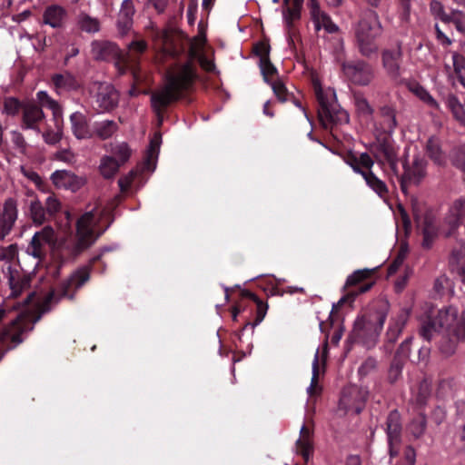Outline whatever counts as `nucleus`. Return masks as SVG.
I'll return each instance as SVG.
<instances>
[{
	"instance_id": "393cba45",
	"label": "nucleus",
	"mask_w": 465,
	"mask_h": 465,
	"mask_svg": "<svg viewBox=\"0 0 465 465\" xmlns=\"http://www.w3.org/2000/svg\"><path fill=\"white\" fill-rule=\"evenodd\" d=\"M51 180L57 188H64L75 192L83 185L82 179L74 173L58 170L52 173Z\"/></svg>"
},
{
	"instance_id": "c9c22d12",
	"label": "nucleus",
	"mask_w": 465,
	"mask_h": 465,
	"mask_svg": "<svg viewBox=\"0 0 465 465\" xmlns=\"http://www.w3.org/2000/svg\"><path fill=\"white\" fill-rule=\"evenodd\" d=\"M422 247L430 249L438 235V227L433 220L429 215H426L422 223Z\"/></svg>"
},
{
	"instance_id": "5701e85b",
	"label": "nucleus",
	"mask_w": 465,
	"mask_h": 465,
	"mask_svg": "<svg viewBox=\"0 0 465 465\" xmlns=\"http://www.w3.org/2000/svg\"><path fill=\"white\" fill-rule=\"evenodd\" d=\"M119 101V94L115 88L107 83L99 84L94 95L95 109L99 112L114 110Z\"/></svg>"
},
{
	"instance_id": "1a4fd4ad",
	"label": "nucleus",
	"mask_w": 465,
	"mask_h": 465,
	"mask_svg": "<svg viewBox=\"0 0 465 465\" xmlns=\"http://www.w3.org/2000/svg\"><path fill=\"white\" fill-rule=\"evenodd\" d=\"M343 160L354 173L362 176L368 187L381 198H385L388 195L389 190L386 183L372 172L374 160L368 153H361L357 156L356 153L349 151Z\"/></svg>"
},
{
	"instance_id": "6ab92c4d",
	"label": "nucleus",
	"mask_w": 465,
	"mask_h": 465,
	"mask_svg": "<svg viewBox=\"0 0 465 465\" xmlns=\"http://www.w3.org/2000/svg\"><path fill=\"white\" fill-rule=\"evenodd\" d=\"M402 50L401 43L393 48H385L381 51V64L387 75L396 84L402 83Z\"/></svg>"
},
{
	"instance_id": "bf43d9fd",
	"label": "nucleus",
	"mask_w": 465,
	"mask_h": 465,
	"mask_svg": "<svg viewBox=\"0 0 465 465\" xmlns=\"http://www.w3.org/2000/svg\"><path fill=\"white\" fill-rule=\"evenodd\" d=\"M411 0H397V10L401 22L408 23L411 17Z\"/></svg>"
},
{
	"instance_id": "e433bc0d",
	"label": "nucleus",
	"mask_w": 465,
	"mask_h": 465,
	"mask_svg": "<svg viewBox=\"0 0 465 465\" xmlns=\"http://www.w3.org/2000/svg\"><path fill=\"white\" fill-rule=\"evenodd\" d=\"M109 152V156H114L120 166L127 163L132 155L131 148L124 142L111 143Z\"/></svg>"
},
{
	"instance_id": "b1692460",
	"label": "nucleus",
	"mask_w": 465,
	"mask_h": 465,
	"mask_svg": "<svg viewBox=\"0 0 465 465\" xmlns=\"http://www.w3.org/2000/svg\"><path fill=\"white\" fill-rule=\"evenodd\" d=\"M134 14L135 7L134 1L124 0L116 18V28L121 36L126 35L132 30Z\"/></svg>"
},
{
	"instance_id": "cd10ccee",
	"label": "nucleus",
	"mask_w": 465,
	"mask_h": 465,
	"mask_svg": "<svg viewBox=\"0 0 465 465\" xmlns=\"http://www.w3.org/2000/svg\"><path fill=\"white\" fill-rule=\"evenodd\" d=\"M465 218V200H458L453 203L450 214L445 218L449 225L448 236L454 234L455 231L462 224Z\"/></svg>"
},
{
	"instance_id": "c85d7f7f",
	"label": "nucleus",
	"mask_w": 465,
	"mask_h": 465,
	"mask_svg": "<svg viewBox=\"0 0 465 465\" xmlns=\"http://www.w3.org/2000/svg\"><path fill=\"white\" fill-rule=\"evenodd\" d=\"M312 436V430L303 424L300 430V438L296 441V451L305 462H308L313 451Z\"/></svg>"
},
{
	"instance_id": "052dcab7",
	"label": "nucleus",
	"mask_w": 465,
	"mask_h": 465,
	"mask_svg": "<svg viewBox=\"0 0 465 465\" xmlns=\"http://www.w3.org/2000/svg\"><path fill=\"white\" fill-rule=\"evenodd\" d=\"M62 121V118L58 121V125L56 126L57 131L54 130H46L43 133L44 141L50 145H54L59 143L62 139V131L60 130L59 124Z\"/></svg>"
},
{
	"instance_id": "4c0bfd02",
	"label": "nucleus",
	"mask_w": 465,
	"mask_h": 465,
	"mask_svg": "<svg viewBox=\"0 0 465 465\" xmlns=\"http://www.w3.org/2000/svg\"><path fill=\"white\" fill-rule=\"evenodd\" d=\"M446 104L455 119L465 127V97L462 104L456 95L450 94L446 97Z\"/></svg>"
},
{
	"instance_id": "a211bd4d",
	"label": "nucleus",
	"mask_w": 465,
	"mask_h": 465,
	"mask_svg": "<svg viewBox=\"0 0 465 465\" xmlns=\"http://www.w3.org/2000/svg\"><path fill=\"white\" fill-rule=\"evenodd\" d=\"M5 316V311L0 310V322ZM27 325L23 319L17 316L8 325L5 326L0 332V348L3 350V345L6 341H10L11 344L7 345L6 350H12L17 345L23 342L22 335L26 331Z\"/></svg>"
},
{
	"instance_id": "5fc2aeb1",
	"label": "nucleus",
	"mask_w": 465,
	"mask_h": 465,
	"mask_svg": "<svg viewBox=\"0 0 465 465\" xmlns=\"http://www.w3.org/2000/svg\"><path fill=\"white\" fill-rule=\"evenodd\" d=\"M9 285L11 289V296L18 297L23 290L29 285V281L25 278L16 279L13 274L9 277Z\"/></svg>"
},
{
	"instance_id": "680f3d73",
	"label": "nucleus",
	"mask_w": 465,
	"mask_h": 465,
	"mask_svg": "<svg viewBox=\"0 0 465 465\" xmlns=\"http://www.w3.org/2000/svg\"><path fill=\"white\" fill-rule=\"evenodd\" d=\"M11 141L14 143L15 147L19 151V153H25L27 149V143L25 142L24 135L20 132L12 131Z\"/></svg>"
},
{
	"instance_id": "13d9d810",
	"label": "nucleus",
	"mask_w": 465,
	"mask_h": 465,
	"mask_svg": "<svg viewBox=\"0 0 465 465\" xmlns=\"http://www.w3.org/2000/svg\"><path fill=\"white\" fill-rule=\"evenodd\" d=\"M260 68L266 83H271L270 78L277 74V69L271 62L270 58L260 61Z\"/></svg>"
},
{
	"instance_id": "8fccbe9b",
	"label": "nucleus",
	"mask_w": 465,
	"mask_h": 465,
	"mask_svg": "<svg viewBox=\"0 0 465 465\" xmlns=\"http://www.w3.org/2000/svg\"><path fill=\"white\" fill-rule=\"evenodd\" d=\"M430 15L444 24H449L450 13H446L445 8L441 2L438 0H431L429 5Z\"/></svg>"
},
{
	"instance_id": "774afa93",
	"label": "nucleus",
	"mask_w": 465,
	"mask_h": 465,
	"mask_svg": "<svg viewBox=\"0 0 465 465\" xmlns=\"http://www.w3.org/2000/svg\"><path fill=\"white\" fill-rule=\"evenodd\" d=\"M200 66L207 73H213L216 69L213 60L209 59L206 55L202 54L198 57Z\"/></svg>"
},
{
	"instance_id": "37998d69",
	"label": "nucleus",
	"mask_w": 465,
	"mask_h": 465,
	"mask_svg": "<svg viewBox=\"0 0 465 465\" xmlns=\"http://www.w3.org/2000/svg\"><path fill=\"white\" fill-rule=\"evenodd\" d=\"M353 102L356 112L361 117L369 118L372 115L373 109L361 93L353 94Z\"/></svg>"
},
{
	"instance_id": "49530a36",
	"label": "nucleus",
	"mask_w": 465,
	"mask_h": 465,
	"mask_svg": "<svg viewBox=\"0 0 465 465\" xmlns=\"http://www.w3.org/2000/svg\"><path fill=\"white\" fill-rule=\"evenodd\" d=\"M78 25L84 32L92 34L100 30V23L98 19L91 17L86 14H82L78 19Z\"/></svg>"
},
{
	"instance_id": "a878e982",
	"label": "nucleus",
	"mask_w": 465,
	"mask_h": 465,
	"mask_svg": "<svg viewBox=\"0 0 465 465\" xmlns=\"http://www.w3.org/2000/svg\"><path fill=\"white\" fill-rule=\"evenodd\" d=\"M66 17L65 8L59 5H50L43 13V24L54 29H60L64 26Z\"/></svg>"
},
{
	"instance_id": "4d7b16f0",
	"label": "nucleus",
	"mask_w": 465,
	"mask_h": 465,
	"mask_svg": "<svg viewBox=\"0 0 465 465\" xmlns=\"http://www.w3.org/2000/svg\"><path fill=\"white\" fill-rule=\"evenodd\" d=\"M269 84L279 101L286 102L289 100L291 93L288 92L285 84L281 80L272 81Z\"/></svg>"
},
{
	"instance_id": "7ed1b4c3",
	"label": "nucleus",
	"mask_w": 465,
	"mask_h": 465,
	"mask_svg": "<svg viewBox=\"0 0 465 465\" xmlns=\"http://www.w3.org/2000/svg\"><path fill=\"white\" fill-rule=\"evenodd\" d=\"M312 89L318 103L317 115L321 126L331 133L338 126L349 122V114L337 103L331 88H323L318 78L312 80Z\"/></svg>"
},
{
	"instance_id": "f704fd0d",
	"label": "nucleus",
	"mask_w": 465,
	"mask_h": 465,
	"mask_svg": "<svg viewBox=\"0 0 465 465\" xmlns=\"http://www.w3.org/2000/svg\"><path fill=\"white\" fill-rule=\"evenodd\" d=\"M286 9L283 11V17L286 27L289 31L293 29V22L301 17V9L303 0H283Z\"/></svg>"
},
{
	"instance_id": "c03bdc74",
	"label": "nucleus",
	"mask_w": 465,
	"mask_h": 465,
	"mask_svg": "<svg viewBox=\"0 0 465 465\" xmlns=\"http://www.w3.org/2000/svg\"><path fill=\"white\" fill-rule=\"evenodd\" d=\"M427 425L426 416L423 413H419L415 416L407 427V431L411 434L415 439H419L423 435Z\"/></svg>"
},
{
	"instance_id": "f8f14e48",
	"label": "nucleus",
	"mask_w": 465,
	"mask_h": 465,
	"mask_svg": "<svg viewBox=\"0 0 465 465\" xmlns=\"http://www.w3.org/2000/svg\"><path fill=\"white\" fill-rule=\"evenodd\" d=\"M371 157L376 162L381 169L385 171L386 165L390 168L392 175H398L399 146H397L391 136L384 135L377 137L371 145Z\"/></svg>"
},
{
	"instance_id": "de8ad7c7",
	"label": "nucleus",
	"mask_w": 465,
	"mask_h": 465,
	"mask_svg": "<svg viewBox=\"0 0 465 465\" xmlns=\"http://www.w3.org/2000/svg\"><path fill=\"white\" fill-rule=\"evenodd\" d=\"M48 222L55 219L56 215L62 211V203L54 194L49 195L44 203Z\"/></svg>"
},
{
	"instance_id": "a19ab883",
	"label": "nucleus",
	"mask_w": 465,
	"mask_h": 465,
	"mask_svg": "<svg viewBox=\"0 0 465 465\" xmlns=\"http://www.w3.org/2000/svg\"><path fill=\"white\" fill-rule=\"evenodd\" d=\"M147 43L143 39H134L128 45V54H124L130 63L129 60L133 62L138 60L139 56L143 54L147 50Z\"/></svg>"
},
{
	"instance_id": "58836bf2",
	"label": "nucleus",
	"mask_w": 465,
	"mask_h": 465,
	"mask_svg": "<svg viewBox=\"0 0 465 465\" xmlns=\"http://www.w3.org/2000/svg\"><path fill=\"white\" fill-rule=\"evenodd\" d=\"M120 165L114 156L104 155L101 158L99 170L102 176L105 179H111L118 173Z\"/></svg>"
},
{
	"instance_id": "6e6552de",
	"label": "nucleus",
	"mask_w": 465,
	"mask_h": 465,
	"mask_svg": "<svg viewBox=\"0 0 465 465\" xmlns=\"http://www.w3.org/2000/svg\"><path fill=\"white\" fill-rule=\"evenodd\" d=\"M36 96L40 104L32 102L25 104L23 106L21 128L23 130L31 129L40 132L39 124L45 119V114L42 107H46L52 111L54 124L57 126L63 113L60 104L51 98L46 92L39 91Z\"/></svg>"
},
{
	"instance_id": "473e14b6",
	"label": "nucleus",
	"mask_w": 465,
	"mask_h": 465,
	"mask_svg": "<svg viewBox=\"0 0 465 465\" xmlns=\"http://www.w3.org/2000/svg\"><path fill=\"white\" fill-rule=\"evenodd\" d=\"M162 143V134L160 133H155L153 138L150 140L149 147L146 151L145 158H144V169L146 171L153 172L156 166V161L158 158L160 146Z\"/></svg>"
},
{
	"instance_id": "f03ea898",
	"label": "nucleus",
	"mask_w": 465,
	"mask_h": 465,
	"mask_svg": "<svg viewBox=\"0 0 465 465\" xmlns=\"http://www.w3.org/2000/svg\"><path fill=\"white\" fill-rule=\"evenodd\" d=\"M420 334L427 341L440 336L439 350L448 357L456 351L459 341L465 338V321L458 318L454 308L440 310L436 316L429 315L422 322Z\"/></svg>"
},
{
	"instance_id": "e2e57ef3",
	"label": "nucleus",
	"mask_w": 465,
	"mask_h": 465,
	"mask_svg": "<svg viewBox=\"0 0 465 465\" xmlns=\"http://www.w3.org/2000/svg\"><path fill=\"white\" fill-rule=\"evenodd\" d=\"M430 390L426 382H421L419 386L418 392L415 396V401L419 406L426 404L428 398L430 397Z\"/></svg>"
},
{
	"instance_id": "dca6fc26",
	"label": "nucleus",
	"mask_w": 465,
	"mask_h": 465,
	"mask_svg": "<svg viewBox=\"0 0 465 465\" xmlns=\"http://www.w3.org/2000/svg\"><path fill=\"white\" fill-rule=\"evenodd\" d=\"M341 70L351 84L359 86L369 85L375 75L373 66L361 59L343 62Z\"/></svg>"
},
{
	"instance_id": "f3484780",
	"label": "nucleus",
	"mask_w": 465,
	"mask_h": 465,
	"mask_svg": "<svg viewBox=\"0 0 465 465\" xmlns=\"http://www.w3.org/2000/svg\"><path fill=\"white\" fill-rule=\"evenodd\" d=\"M56 242L55 232L51 225H45L40 231L35 232L28 247L27 252L40 261L46 257L48 249L54 247Z\"/></svg>"
},
{
	"instance_id": "72a5a7b5",
	"label": "nucleus",
	"mask_w": 465,
	"mask_h": 465,
	"mask_svg": "<svg viewBox=\"0 0 465 465\" xmlns=\"http://www.w3.org/2000/svg\"><path fill=\"white\" fill-rule=\"evenodd\" d=\"M52 84L58 94L76 90L79 84L70 73L55 74L51 78Z\"/></svg>"
},
{
	"instance_id": "2eb2a0df",
	"label": "nucleus",
	"mask_w": 465,
	"mask_h": 465,
	"mask_svg": "<svg viewBox=\"0 0 465 465\" xmlns=\"http://www.w3.org/2000/svg\"><path fill=\"white\" fill-rule=\"evenodd\" d=\"M369 391L363 387L351 385L343 388L339 401V409L345 414H360L365 408Z\"/></svg>"
},
{
	"instance_id": "69168bd1",
	"label": "nucleus",
	"mask_w": 465,
	"mask_h": 465,
	"mask_svg": "<svg viewBox=\"0 0 465 465\" xmlns=\"http://www.w3.org/2000/svg\"><path fill=\"white\" fill-rule=\"evenodd\" d=\"M416 94L420 98V100L425 102L430 107H433L435 109L439 108V104H438L437 101L424 88H422V87L417 88Z\"/></svg>"
},
{
	"instance_id": "9d476101",
	"label": "nucleus",
	"mask_w": 465,
	"mask_h": 465,
	"mask_svg": "<svg viewBox=\"0 0 465 465\" xmlns=\"http://www.w3.org/2000/svg\"><path fill=\"white\" fill-rule=\"evenodd\" d=\"M90 278L89 268L84 267L74 272L70 278L62 282L56 290H52L40 305V312L46 313L52 306L57 304L63 298L74 300L76 291Z\"/></svg>"
},
{
	"instance_id": "c756f323",
	"label": "nucleus",
	"mask_w": 465,
	"mask_h": 465,
	"mask_svg": "<svg viewBox=\"0 0 465 465\" xmlns=\"http://www.w3.org/2000/svg\"><path fill=\"white\" fill-rule=\"evenodd\" d=\"M425 152L434 164L444 167L447 163V156L441 148L440 140L436 136L428 139L425 145Z\"/></svg>"
},
{
	"instance_id": "6e6d98bb",
	"label": "nucleus",
	"mask_w": 465,
	"mask_h": 465,
	"mask_svg": "<svg viewBox=\"0 0 465 465\" xmlns=\"http://www.w3.org/2000/svg\"><path fill=\"white\" fill-rule=\"evenodd\" d=\"M465 258V243L459 242L457 245L452 249L450 262V264H456L457 266L461 265L463 259Z\"/></svg>"
},
{
	"instance_id": "39448f33",
	"label": "nucleus",
	"mask_w": 465,
	"mask_h": 465,
	"mask_svg": "<svg viewBox=\"0 0 465 465\" xmlns=\"http://www.w3.org/2000/svg\"><path fill=\"white\" fill-rule=\"evenodd\" d=\"M223 290L225 300L228 302L231 300V297L234 292H237L238 294L237 299L234 301V305L232 308V316L233 321H236L239 314H242L244 312L249 313L244 317L246 322L242 328L241 332H242L248 326H251L253 330L263 321L268 310L267 302L261 300L250 291L241 289L239 286H235L233 288L224 286Z\"/></svg>"
},
{
	"instance_id": "7c9ffc66",
	"label": "nucleus",
	"mask_w": 465,
	"mask_h": 465,
	"mask_svg": "<svg viewBox=\"0 0 465 465\" xmlns=\"http://www.w3.org/2000/svg\"><path fill=\"white\" fill-rule=\"evenodd\" d=\"M409 319V312L405 310H402L394 319H391L388 331L386 332V343L387 347L389 345H393L394 342L398 340L399 335L402 331L405 324Z\"/></svg>"
},
{
	"instance_id": "4468645a",
	"label": "nucleus",
	"mask_w": 465,
	"mask_h": 465,
	"mask_svg": "<svg viewBox=\"0 0 465 465\" xmlns=\"http://www.w3.org/2000/svg\"><path fill=\"white\" fill-rule=\"evenodd\" d=\"M428 161L417 154L413 157L411 163L407 159L402 162L403 173L394 175L400 183L401 190L403 193H407L410 184L418 185L427 175Z\"/></svg>"
},
{
	"instance_id": "4be33fe9",
	"label": "nucleus",
	"mask_w": 465,
	"mask_h": 465,
	"mask_svg": "<svg viewBox=\"0 0 465 465\" xmlns=\"http://www.w3.org/2000/svg\"><path fill=\"white\" fill-rule=\"evenodd\" d=\"M18 218V203L14 197H8L3 203L0 211V241L10 234Z\"/></svg>"
},
{
	"instance_id": "423d86ee",
	"label": "nucleus",
	"mask_w": 465,
	"mask_h": 465,
	"mask_svg": "<svg viewBox=\"0 0 465 465\" xmlns=\"http://www.w3.org/2000/svg\"><path fill=\"white\" fill-rule=\"evenodd\" d=\"M388 304L381 303L359 317L353 326L351 338L367 348L375 345L387 318Z\"/></svg>"
},
{
	"instance_id": "09e8293b",
	"label": "nucleus",
	"mask_w": 465,
	"mask_h": 465,
	"mask_svg": "<svg viewBox=\"0 0 465 465\" xmlns=\"http://www.w3.org/2000/svg\"><path fill=\"white\" fill-rule=\"evenodd\" d=\"M320 375V367H319V356L318 352L315 354L313 361H312V377L311 381V384L308 388V393L310 396L318 395L322 388L318 384Z\"/></svg>"
},
{
	"instance_id": "9b49d317",
	"label": "nucleus",
	"mask_w": 465,
	"mask_h": 465,
	"mask_svg": "<svg viewBox=\"0 0 465 465\" xmlns=\"http://www.w3.org/2000/svg\"><path fill=\"white\" fill-rule=\"evenodd\" d=\"M375 272L376 269H361L354 271L351 275L347 277L345 288L354 289L349 291L348 293L342 297L336 305H333L328 318V320L331 322V324H333L335 317H337V310L341 304L344 302H352L356 296L361 293L367 292L372 288L375 283V280L372 279Z\"/></svg>"
},
{
	"instance_id": "603ef678",
	"label": "nucleus",
	"mask_w": 465,
	"mask_h": 465,
	"mask_svg": "<svg viewBox=\"0 0 465 465\" xmlns=\"http://www.w3.org/2000/svg\"><path fill=\"white\" fill-rule=\"evenodd\" d=\"M449 24H452L456 30L465 35V12L452 9L450 13Z\"/></svg>"
},
{
	"instance_id": "0e129e2a",
	"label": "nucleus",
	"mask_w": 465,
	"mask_h": 465,
	"mask_svg": "<svg viewBox=\"0 0 465 465\" xmlns=\"http://www.w3.org/2000/svg\"><path fill=\"white\" fill-rule=\"evenodd\" d=\"M453 64L460 83L465 87V62L462 58L460 61L459 58L454 56Z\"/></svg>"
},
{
	"instance_id": "ea45409f",
	"label": "nucleus",
	"mask_w": 465,
	"mask_h": 465,
	"mask_svg": "<svg viewBox=\"0 0 465 465\" xmlns=\"http://www.w3.org/2000/svg\"><path fill=\"white\" fill-rule=\"evenodd\" d=\"M448 157L452 166L465 174V144L452 147Z\"/></svg>"
},
{
	"instance_id": "ddd939ff",
	"label": "nucleus",
	"mask_w": 465,
	"mask_h": 465,
	"mask_svg": "<svg viewBox=\"0 0 465 465\" xmlns=\"http://www.w3.org/2000/svg\"><path fill=\"white\" fill-rule=\"evenodd\" d=\"M91 54L96 61L114 62L121 73L128 68L127 58L118 45L107 40H94L91 43Z\"/></svg>"
},
{
	"instance_id": "f257e3e1",
	"label": "nucleus",
	"mask_w": 465,
	"mask_h": 465,
	"mask_svg": "<svg viewBox=\"0 0 465 465\" xmlns=\"http://www.w3.org/2000/svg\"><path fill=\"white\" fill-rule=\"evenodd\" d=\"M199 78L198 69L192 61L176 62L166 71L165 84L151 95V105L162 124L166 109L185 97L195 87Z\"/></svg>"
},
{
	"instance_id": "aec40b11",
	"label": "nucleus",
	"mask_w": 465,
	"mask_h": 465,
	"mask_svg": "<svg viewBox=\"0 0 465 465\" xmlns=\"http://www.w3.org/2000/svg\"><path fill=\"white\" fill-rule=\"evenodd\" d=\"M23 211L35 226H41L48 222L44 203L38 199L36 193L27 189L23 199Z\"/></svg>"
},
{
	"instance_id": "0eeeda50",
	"label": "nucleus",
	"mask_w": 465,
	"mask_h": 465,
	"mask_svg": "<svg viewBox=\"0 0 465 465\" xmlns=\"http://www.w3.org/2000/svg\"><path fill=\"white\" fill-rule=\"evenodd\" d=\"M382 25L374 10L363 12L353 27L355 45L359 53L365 57L377 54L378 38L382 34Z\"/></svg>"
},
{
	"instance_id": "79ce46f5",
	"label": "nucleus",
	"mask_w": 465,
	"mask_h": 465,
	"mask_svg": "<svg viewBox=\"0 0 465 465\" xmlns=\"http://www.w3.org/2000/svg\"><path fill=\"white\" fill-rule=\"evenodd\" d=\"M117 129V124L112 120L96 123L94 125V133L102 140L110 138Z\"/></svg>"
},
{
	"instance_id": "2f4dec72",
	"label": "nucleus",
	"mask_w": 465,
	"mask_h": 465,
	"mask_svg": "<svg viewBox=\"0 0 465 465\" xmlns=\"http://www.w3.org/2000/svg\"><path fill=\"white\" fill-rule=\"evenodd\" d=\"M379 125L385 135L391 136L397 127L395 109L389 105H384L380 109Z\"/></svg>"
},
{
	"instance_id": "a18cd8bd",
	"label": "nucleus",
	"mask_w": 465,
	"mask_h": 465,
	"mask_svg": "<svg viewBox=\"0 0 465 465\" xmlns=\"http://www.w3.org/2000/svg\"><path fill=\"white\" fill-rule=\"evenodd\" d=\"M23 104L18 98L7 96L3 101V113L9 116H16L20 111H23Z\"/></svg>"
},
{
	"instance_id": "bb28decb",
	"label": "nucleus",
	"mask_w": 465,
	"mask_h": 465,
	"mask_svg": "<svg viewBox=\"0 0 465 465\" xmlns=\"http://www.w3.org/2000/svg\"><path fill=\"white\" fill-rule=\"evenodd\" d=\"M71 129L77 139H88L93 136L87 117L81 112L70 115Z\"/></svg>"
},
{
	"instance_id": "864d4df0",
	"label": "nucleus",
	"mask_w": 465,
	"mask_h": 465,
	"mask_svg": "<svg viewBox=\"0 0 465 465\" xmlns=\"http://www.w3.org/2000/svg\"><path fill=\"white\" fill-rule=\"evenodd\" d=\"M271 46L269 39L263 38L252 45V53L260 58V61L270 58Z\"/></svg>"
},
{
	"instance_id": "338daca9",
	"label": "nucleus",
	"mask_w": 465,
	"mask_h": 465,
	"mask_svg": "<svg viewBox=\"0 0 465 465\" xmlns=\"http://www.w3.org/2000/svg\"><path fill=\"white\" fill-rule=\"evenodd\" d=\"M411 340V337L406 338L405 341L401 343L394 356H399L403 360V361H405L410 353V345Z\"/></svg>"
},
{
	"instance_id": "3c124183",
	"label": "nucleus",
	"mask_w": 465,
	"mask_h": 465,
	"mask_svg": "<svg viewBox=\"0 0 465 465\" xmlns=\"http://www.w3.org/2000/svg\"><path fill=\"white\" fill-rule=\"evenodd\" d=\"M404 365L403 360L399 356H394L388 371V380L390 383H395L401 375Z\"/></svg>"
},
{
	"instance_id": "20e7f679",
	"label": "nucleus",
	"mask_w": 465,
	"mask_h": 465,
	"mask_svg": "<svg viewBox=\"0 0 465 465\" xmlns=\"http://www.w3.org/2000/svg\"><path fill=\"white\" fill-rule=\"evenodd\" d=\"M113 211L103 210L97 217L96 208L84 213L76 222L78 242L72 248V255H78L90 247L114 222Z\"/></svg>"
},
{
	"instance_id": "412c9836",
	"label": "nucleus",
	"mask_w": 465,
	"mask_h": 465,
	"mask_svg": "<svg viewBox=\"0 0 465 465\" xmlns=\"http://www.w3.org/2000/svg\"><path fill=\"white\" fill-rule=\"evenodd\" d=\"M401 414L397 410H393L389 413L386 420V433L391 457H396L399 454L401 441Z\"/></svg>"
}]
</instances>
